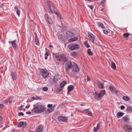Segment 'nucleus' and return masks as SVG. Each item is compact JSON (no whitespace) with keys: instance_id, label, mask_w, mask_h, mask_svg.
<instances>
[{"instance_id":"49","label":"nucleus","mask_w":132,"mask_h":132,"mask_svg":"<svg viewBox=\"0 0 132 132\" xmlns=\"http://www.w3.org/2000/svg\"><path fill=\"white\" fill-rule=\"evenodd\" d=\"M36 100H41L42 99V98L40 96H36Z\"/></svg>"},{"instance_id":"33","label":"nucleus","mask_w":132,"mask_h":132,"mask_svg":"<svg viewBox=\"0 0 132 132\" xmlns=\"http://www.w3.org/2000/svg\"><path fill=\"white\" fill-rule=\"evenodd\" d=\"M111 62V68L113 69H115L116 68V67L115 63L112 61Z\"/></svg>"},{"instance_id":"34","label":"nucleus","mask_w":132,"mask_h":132,"mask_svg":"<svg viewBox=\"0 0 132 132\" xmlns=\"http://www.w3.org/2000/svg\"><path fill=\"white\" fill-rule=\"evenodd\" d=\"M68 74H69L72 77H73L75 76V72L74 71H73L70 73H69Z\"/></svg>"},{"instance_id":"5","label":"nucleus","mask_w":132,"mask_h":132,"mask_svg":"<svg viewBox=\"0 0 132 132\" xmlns=\"http://www.w3.org/2000/svg\"><path fill=\"white\" fill-rule=\"evenodd\" d=\"M68 47L69 49L71 51L78 50L80 48V46L78 44L75 43L69 44Z\"/></svg>"},{"instance_id":"10","label":"nucleus","mask_w":132,"mask_h":132,"mask_svg":"<svg viewBox=\"0 0 132 132\" xmlns=\"http://www.w3.org/2000/svg\"><path fill=\"white\" fill-rule=\"evenodd\" d=\"M61 76L59 74H55L54 77V82H56L59 81L61 79Z\"/></svg>"},{"instance_id":"64","label":"nucleus","mask_w":132,"mask_h":132,"mask_svg":"<svg viewBox=\"0 0 132 132\" xmlns=\"http://www.w3.org/2000/svg\"><path fill=\"white\" fill-rule=\"evenodd\" d=\"M54 106H55V105H54L53 107H54Z\"/></svg>"},{"instance_id":"36","label":"nucleus","mask_w":132,"mask_h":132,"mask_svg":"<svg viewBox=\"0 0 132 132\" xmlns=\"http://www.w3.org/2000/svg\"><path fill=\"white\" fill-rule=\"evenodd\" d=\"M70 55L71 56L75 57L76 56L77 53L76 52H72L71 53Z\"/></svg>"},{"instance_id":"26","label":"nucleus","mask_w":132,"mask_h":132,"mask_svg":"<svg viewBox=\"0 0 132 132\" xmlns=\"http://www.w3.org/2000/svg\"><path fill=\"white\" fill-rule=\"evenodd\" d=\"M11 76L13 80L14 81L16 80V76L15 73L12 72L11 73Z\"/></svg>"},{"instance_id":"31","label":"nucleus","mask_w":132,"mask_h":132,"mask_svg":"<svg viewBox=\"0 0 132 132\" xmlns=\"http://www.w3.org/2000/svg\"><path fill=\"white\" fill-rule=\"evenodd\" d=\"M122 99L126 101H128L130 100L129 97L127 96H123Z\"/></svg>"},{"instance_id":"53","label":"nucleus","mask_w":132,"mask_h":132,"mask_svg":"<svg viewBox=\"0 0 132 132\" xmlns=\"http://www.w3.org/2000/svg\"><path fill=\"white\" fill-rule=\"evenodd\" d=\"M125 108V106L123 105H121L120 106V108L122 110H123Z\"/></svg>"},{"instance_id":"58","label":"nucleus","mask_w":132,"mask_h":132,"mask_svg":"<svg viewBox=\"0 0 132 132\" xmlns=\"http://www.w3.org/2000/svg\"><path fill=\"white\" fill-rule=\"evenodd\" d=\"M3 106V104H0V108H2Z\"/></svg>"},{"instance_id":"48","label":"nucleus","mask_w":132,"mask_h":132,"mask_svg":"<svg viewBox=\"0 0 132 132\" xmlns=\"http://www.w3.org/2000/svg\"><path fill=\"white\" fill-rule=\"evenodd\" d=\"M88 110V109H86L84 110L83 111H80V112L82 113H84L85 112H86Z\"/></svg>"},{"instance_id":"44","label":"nucleus","mask_w":132,"mask_h":132,"mask_svg":"<svg viewBox=\"0 0 132 132\" xmlns=\"http://www.w3.org/2000/svg\"><path fill=\"white\" fill-rule=\"evenodd\" d=\"M88 7L91 9L92 11L93 9V6L92 5H88Z\"/></svg>"},{"instance_id":"38","label":"nucleus","mask_w":132,"mask_h":132,"mask_svg":"<svg viewBox=\"0 0 132 132\" xmlns=\"http://www.w3.org/2000/svg\"><path fill=\"white\" fill-rule=\"evenodd\" d=\"M3 118L2 117L0 116V126L3 124Z\"/></svg>"},{"instance_id":"52","label":"nucleus","mask_w":132,"mask_h":132,"mask_svg":"<svg viewBox=\"0 0 132 132\" xmlns=\"http://www.w3.org/2000/svg\"><path fill=\"white\" fill-rule=\"evenodd\" d=\"M9 100H4L3 101L4 102V103L5 104H6L8 102Z\"/></svg>"},{"instance_id":"57","label":"nucleus","mask_w":132,"mask_h":132,"mask_svg":"<svg viewBox=\"0 0 132 132\" xmlns=\"http://www.w3.org/2000/svg\"><path fill=\"white\" fill-rule=\"evenodd\" d=\"M32 99H33L34 100H35L36 99V97H32Z\"/></svg>"},{"instance_id":"42","label":"nucleus","mask_w":132,"mask_h":132,"mask_svg":"<svg viewBox=\"0 0 132 132\" xmlns=\"http://www.w3.org/2000/svg\"><path fill=\"white\" fill-rule=\"evenodd\" d=\"M127 110L128 111H132V109L130 107H128L127 109Z\"/></svg>"},{"instance_id":"61","label":"nucleus","mask_w":132,"mask_h":132,"mask_svg":"<svg viewBox=\"0 0 132 132\" xmlns=\"http://www.w3.org/2000/svg\"><path fill=\"white\" fill-rule=\"evenodd\" d=\"M49 47H52V45H49Z\"/></svg>"},{"instance_id":"32","label":"nucleus","mask_w":132,"mask_h":132,"mask_svg":"<svg viewBox=\"0 0 132 132\" xmlns=\"http://www.w3.org/2000/svg\"><path fill=\"white\" fill-rule=\"evenodd\" d=\"M54 110V108H48L47 110V113H50L52 112Z\"/></svg>"},{"instance_id":"35","label":"nucleus","mask_w":132,"mask_h":132,"mask_svg":"<svg viewBox=\"0 0 132 132\" xmlns=\"http://www.w3.org/2000/svg\"><path fill=\"white\" fill-rule=\"evenodd\" d=\"M24 106L23 105H21L18 108L19 110H24L25 108H24Z\"/></svg>"},{"instance_id":"59","label":"nucleus","mask_w":132,"mask_h":132,"mask_svg":"<svg viewBox=\"0 0 132 132\" xmlns=\"http://www.w3.org/2000/svg\"><path fill=\"white\" fill-rule=\"evenodd\" d=\"M45 59L46 60L47 59V56H45Z\"/></svg>"},{"instance_id":"28","label":"nucleus","mask_w":132,"mask_h":132,"mask_svg":"<svg viewBox=\"0 0 132 132\" xmlns=\"http://www.w3.org/2000/svg\"><path fill=\"white\" fill-rule=\"evenodd\" d=\"M104 33L105 34H108L110 32L109 29L108 28H105L103 30Z\"/></svg>"},{"instance_id":"46","label":"nucleus","mask_w":132,"mask_h":132,"mask_svg":"<svg viewBox=\"0 0 132 132\" xmlns=\"http://www.w3.org/2000/svg\"><path fill=\"white\" fill-rule=\"evenodd\" d=\"M55 14L59 16L60 18H61V15L58 12H55Z\"/></svg>"},{"instance_id":"14","label":"nucleus","mask_w":132,"mask_h":132,"mask_svg":"<svg viewBox=\"0 0 132 132\" xmlns=\"http://www.w3.org/2000/svg\"><path fill=\"white\" fill-rule=\"evenodd\" d=\"M58 119L59 121L63 122H66L68 118L67 117L62 116H60L58 117Z\"/></svg>"},{"instance_id":"7","label":"nucleus","mask_w":132,"mask_h":132,"mask_svg":"<svg viewBox=\"0 0 132 132\" xmlns=\"http://www.w3.org/2000/svg\"><path fill=\"white\" fill-rule=\"evenodd\" d=\"M73 67V65L71 61H68L65 64V71L67 74L69 73L68 69Z\"/></svg>"},{"instance_id":"23","label":"nucleus","mask_w":132,"mask_h":132,"mask_svg":"<svg viewBox=\"0 0 132 132\" xmlns=\"http://www.w3.org/2000/svg\"><path fill=\"white\" fill-rule=\"evenodd\" d=\"M100 123H98L96 127H94L93 131L94 132H96L100 128Z\"/></svg>"},{"instance_id":"55","label":"nucleus","mask_w":132,"mask_h":132,"mask_svg":"<svg viewBox=\"0 0 132 132\" xmlns=\"http://www.w3.org/2000/svg\"><path fill=\"white\" fill-rule=\"evenodd\" d=\"M85 105V103H83L82 104H81L80 105L81 106H84Z\"/></svg>"},{"instance_id":"16","label":"nucleus","mask_w":132,"mask_h":132,"mask_svg":"<svg viewBox=\"0 0 132 132\" xmlns=\"http://www.w3.org/2000/svg\"><path fill=\"white\" fill-rule=\"evenodd\" d=\"M109 88L112 93L117 94L118 91L116 88L114 86H110L109 87Z\"/></svg>"},{"instance_id":"24","label":"nucleus","mask_w":132,"mask_h":132,"mask_svg":"<svg viewBox=\"0 0 132 132\" xmlns=\"http://www.w3.org/2000/svg\"><path fill=\"white\" fill-rule=\"evenodd\" d=\"M96 24L99 27L101 28L102 29L104 28V26L103 24L101 23L100 22H96Z\"/></svg>"},{"instance_id":"43","label":"nucleus","mask_w":132,"mask_h":132,"mask_svg":"<svg viewBox=\"0 0 132 132\" xmlns=\"http://www.w3.org/2000/svg\"><path fill=\"white\" fill-rule=\"evenodd\" d=\"M85 45L88 48L89 47V45L88 44V43L86 42H85L84 43Z\"/></svg>"},{"instance_id":"54","label":"nucleus","mask_w":132,"mask_h":132,"mask_svg":"<svg viewBox=\"0 0 132 132\" xmlns=\"http://www.w3.org/2000/svg\"><path fill=\"white\" fill-rule=\"evenodd\" d=\"M26 113L27 114H31V112L30 111H28V112H26Z\"/></svg>"},{"instance_id":"56","label":"nucleus","mask_w":132,"mask_h":132,"mask_svg":"<svg viewBox=\"0 0 132 132\" xmlns=\"http://www.w3.org/2000/svg\"><path fill=\"white\" fill-rule=\"evenodd\" d=\"M87 80H88V81H89L90 80V78L89 77L87 76Z\"/></svg>"},{"instance_id":"22","label":"nucleus","mask_w":132,"mask_h":132,"mask_svg":"<svg viewBox=\"0 0 132 132\" xmlns=\"http://www.w3.org/2000/svg\"><path fill=\"white\" fill-rule=\"evenodd\" d=\"M65 36L63 35H60L58 36V38L60 40L64 41L65 40Z\"/></svg>"},{"instance_id":"47","label":"nucleus","mask_w":132,"mask_h":132,"mask_svg":"<svg viewBox=\"0 0 132 132\" xmlns=\"http://www.w3.org/2000/svg\"><path fill=\"white\" fill-rule=\"evenodd\" d=\"M46 51L45 56H48L49 55V53L47 51L46 49Z\"/></svg>"},{"instance_id":"62","label":"nucleus","mask_w":132,"mask_h":132,"mask_svg":"<svg viewBox=\"0 0 132 132\" xmlns=\"http://www.w3.org/2000/svg\"><path fill=\"white\" fill-rule=\"evenodd\" d=\"M101 2V3H103V2L102 1Z\"/></svg>"},{"instance_id":"6","label":"nucleus","mask_w":132,"mask_h":132,"mask_svg":"<svg viewBox=\"0 0 132 132\" xmlns=\"http://www.w3.org/2000/svg\"><path fill=\"white\" fill-rule=\"evenodd\" d=\"M40 72V74L44 78L47 77L49 73L47 70L44 69H41Z\"/></svg>"},{"instance_id":"29","label":"nucleus","mask_w":132,"mask_h":132,"mask_svg":"<svg viewBox=\"0 0 132 132\" xmlns=\"http://www.w3.org/2000/svg\"><path fill=\"white\" fill-rule=\"evenodd\" d=\"M37 36L36 35V38L35 39V42L36 45H39L40 43H39L38 39L37 38Z\"/></svg>"},{"instance_id":"30","label":"nucleus","mask_w":132,"mask_h":132,"mask_svg":"<svg viewBox=\"0 0 132 132\" xmlns=\"http://www.w3.org/2000/svg\"><path fill=\"white\" fill-rule=\"evenodd\" d=\"M67 88L68 90V93H69V92L71 91L72 90H73V87L72 86L70 85Z\"/></svg>"},{"instance_id":"63","label":"nucleus","mask_w":132,"mask_h":132,"mask_svg":"<svg viewBox=\"0 0 132 132\" xmlns=\"http://www.w3.org/2000/svg\"><path fill=\"white\" fill-rule=\"evenodd\" d=\"M88 1H89L90 0H87Z\"/></svg>"},{"instance_id":"50","label":"nucleus","mask_w":132,"mask_h":132,"mask_svg":"<svg viewBox=\"0 0 132 132\" xmlns=\"http://www.w3.org/2000/svg\"><path fill=\"white\" fill-rule=\"evenodd\" d=\"M18 115L19 116H22L24 115V114L23 113H22V112H19L18 113Z\"/></svg>"},{"instance_id":"60","label":"nucleus","mask_w":132,"mask_h":132,"mask_svg":"<svg viewBox=\"0 0 132 132\" xmlns=\"http://www.w3.org/2000/svg\"><path fill=\"white\" fill-rule=\"evenodd\" d=\"M76 110L78 112H80V111L81 110H79V109H77Z\"/></svg>"},{"instance_id":"41","label":"nucleus","mask_w":132,"mask_h":132,"mask_svg":"<svg viewBox=\"0 0 132 132\" xmlns=\"http://www.w3.org/2000/svg\"><path fill=\"white\" fill-rule=\"evenodd\" d=\"M86 112H87L88 113V116H92V114L91 112H90L88 110H88L87 111H86Z\"/></svg>"},{"instance_id":"13","label":"nucleus","mask_w":132,"mask_h":132,"mask_svg":"<svg viewBox=\"0 0 132 132\" xmlns=\"http://www.w3.org/2000/svg\"><path fill=\"white\" fill-rule=\"evenodd\" d=\"M19 6L18 5H15L14 7V11L16 12L17 15L18 16H20V11L19 9Z\"/></svg>"},{"instance_id":"8","label":"nucleus","mask_w":132,"mask_h":132,"mask_svg":"<svg viewBox=\"0 0 132 132\" xmlns=\"http://www.w3.org/2000/svg\"><path fill=\"white\" fill-rule=\"evenodd\" d=\"M123 128L125 131L127 132H128L132 129V127L131 126L127 124L124 125Z\"/></svg>"},{"instance_id":"17","label":"nucleus","mask_w":132,"mask_h":132,"mask_svg":"<svg viewBox=\"0 0 132 132\" xmlns=\"http://www.w3.org/2000/svg\"><path fill=\"white\" fill-rule=\"evenodd\" d=\"M66 36L67 37H71L74 36V34L71 31H67L66 32Z\"/></svg>"},{"instance_id":"11","label":"nucleus","mask_w":132,"mask_h":132,"mask_svg":"<svg viewBox=\"0 0 132 132\" xmlns=\"http://www.w3.org/2000/svg\"><path fill=\"white\" fill-rule=\"evenodd\" d=\"M88 35L90 40L94 44V39H95L94 35L90 33H88Z\"/></svg>"},{"instance_id":"3","label":"nucleus","mask_w":132,"mask_h":132,"mask_svg":"<svg viewBox=\"0 0 132 132\" xmlns=\"http://www.w3.org/2000/svg\"><path fill=\"white\" fill-rule=\"evenodd\" d=\"M54 59L57 61H61L62 62H67L68 60L67 58L63 54L61 55L59 54L55 55Z\"/></svg>"},{"instance_id":"21","label":"nucleus","mask_w":132,"mask_h":132,"mask_svg":"<svg viewBox=\"0 0 132 132\" xmlns=\"http://www.w3.org/2000/svg\"><path fill=\"white\" fill-rule=\"evenodd\" d=\"M43 127L41 125H40L38 126L36 129L37 132H42Z\"/></svg>"},{"instance_id":"51","label":"nucleus","mask_w":132,"mask_h":132,"mask_svg":"<svg viewBox=\"0 0 132 132\" xmlns=\"http://www.w3.org/2000/svg\"><path fill=\"white\" fill-rule=\"evenodd\" d=\"M53 105L52 104H48L47 106L48 107L50 108H52Z\"/></svg>"},{"instance_id":"20","label":"nucleus","mask_w":132,"mask_h":132,"mask_svg":"<svg viewBox=\"0 0 132 132\" xmlns=\"http://www.w3.org/2000/svg\"><path fill=\"white\" fill-rule=\"evenodd\" d=\"M97 86L98 88H104L103 83L100 82L99 81L97 82Z\"/></svg>"},{"instance_id":"12","label":"nucleus","mask_w":132,"mask_h":132,"mask_svg":"<svg viewBox=\"0 0 132 132\" xmlns=\"http://www.w3.org/2000/svg\"><path fill=\"white\" fill-rule=\"evenodd\" d=\"M73 64L74 65V66L73 68L72 69V70L73 71H74L75 72H78L79 71V69L78 66L77 64L75 63H73Z\"/></svg>"},{"instance_id":"37","label":"nucleus","mask_w":132,"mask_h":132,"mask_svg":"<svg viewBox=\"0 0 132 132\" xmlns=\"http://www.w3.org/2000/svg\"><path fill=\"white\" fill-rule=\"evenodd\" d=\"M87 53L88 55H92L93 54V53L90 49H88L87 50Z\"/></svg>"},{"instance_id":"25","label":"nucleus","mask_w":132,"mask_h":132,"mask_svg":"<svg viewBox=\"0 0 132 132\" xmlns=\"http://www.w3.org/2000/svg\"><path fill=\"white\" fill-rule=\"evenodd\" d=\"M78 39V38L77 37H75L73 38H71L68 41L69 42H74Z\"/></svg>"},{"instance_id":"4","label":"nucleus","mask_w":132,"mask_h":132,"mask_svg":"<svg viewBox=\"0 0 132 132\" xmlns=\"http://www.w3.org/2000/svg\"><path fill=\"white\" fill-rule=\"evenodd\" d=\"M47 4L48 6V10L49 13H52L54 11L53 3L49 1H47Z\"/></svg>"},{"instance_id":"45","label":"nucleus","mask_w":132,"mask_h":132,"mask_svg":"<svg viewBox=\"0 0 132 132\" xmlns=\"http://www.w3.org/2000/svg\"><path fill=\"white\" fill-rule=\"evenodd\" d=\"M48 88L46 87H44L42 88V90L44 91H46L48 90Z\"/></svg>"},{"instance_id":"2","label":"nucleus","mask_w":132,"mask_h":132,"mask_svg":"<svg viewBox=\"0 0 132 132\" xmlns=\"http://www.w3.org/2000/svg\"><path fill=\"white\" fill-rule=\"evenodd\" d=\"M105 90H101L99 93L95 92L94 94V96L95 98L97 100H100L105 94Z\"/></svg>"},{"instance_id":"40","label":"nucleus","mask_w":132,"mask_h":132,"mask_svg":"<svg viewBox=\"0 0 132 132\" xmlns=\"http://www.w3.org/2000/svg\"><path fill=\"white\" fill-rule=\"evenodd\" d=\"M129 35V34L128 33H125L123 34V36L125 38L128 37Z\"/></svg>"},{"instance_id":"39","label":"nucleus","mask_w":132,"mask_h":132,"mask_svg":"<svg viewBox=\"0 0 132 132\" xmlns=\"http://www.w3.org/2000/svg\"><path fill=\"white\" fill-rule=\"evenodd\" d=\"M123 120L125 121H128L129 120V119L127 117H123Z\"/></svg>"},{"instance_id":"15","label":"nucleus","mask_w":132,"mask_h":132,"mask_svg":"<svg viewBox=\"0 0 132 132\" xmlns=\"http://www.w3.org/2000/svg\"><path fill=\"white\" fill-rule=\"evenodd\" d=\"M26 123L25 122L21 121L18 123L17 126L19 127H25L26 126Z\"/></svg>"},{"instance_id":"9","label":"nucleus","mask_w":132,"mask_h":132,"mask_svg":"<svg viewBox=\"0 0 132 132\" xmlns=\"http://www.w3.org/2000/svg\"><path fill=\"white\" fill-rule=\"evenodd\" d=\"M45 18L46 22L50 24H52L53 23V21L50 17L47 14L45 15Z\"/></svg>"},{"instance_id":"1","label":"nucleus","mask_w":132,"mask_h":132,"mask_svg":"<svg viewBox=\"0 0 132 132\" xmlns=\"http://www.w3.org/2000/svg\"><path fill=\"white\" fill-rule=\"evenodd\" d=\"M45 110V108L42 105L36 106L31 110L32 111L37 113L44 112Z\"/></svg>"},{"instance_id":"19","label":"nucleus","mask_w":132,"mask_h":132,"mask_svg":"<svg viewBox=\"0 0 132 132\" xmlns=\"http://www.w3.org/2000/svg\"><path fill=\"white\" fill-rule=\"evenodd\" d=\"M67 84V82L65 81H62L60 84V90L61 91L62 90L63 88Z\"/></svg>"},{"instance_id":"27","label":"nucleus","mask_w":132,"mask_h":132,"mask_svg":"<svg viewBox=\"0 0 132 132\" xmlns=\"http://www.w3.org/2000/svg\"><path fill=\"white\" fill-rule=\"evenodd\" d=\"M123 113L119 112L117 113L116 117L118 118H119L120 117L122 116L123 114Z\"/></svg>"},{"instance_id":"18","label":"nucleus","mask_w":132,"mask_h":132,"mask_svg":"<svg viewBox=\"0 0 132 132\" xmlns=\"http://www.w3.org/2000/svg\"><path fill=\"white\" fill-rule=\"evenodd\" d=\"M16 41V40H15L12 41H9V43H11L12 46L14 49H16L17 46V45L15 43Z\"/></svg>"}]
</instances>
